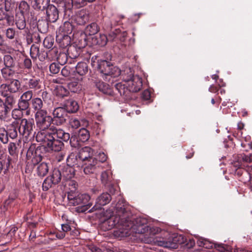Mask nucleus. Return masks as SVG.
I'll return each instance as SVG.
<instances>
[{
  "mask_svg": "<svg viewBox=\"0 0 252 252\" xmlns=\"http://www.w3.org/2000/svg\"><path fill=\"white\" fill-rule=\"evenodd\" d=\"M56 41L61 48H64L70 45L71 38L68 35L59 33L56 35Z\"/></svg>",
  "mask_w": 252,
  "mask_h": 252,
  "instance_id": "nucleus-25",
  "label": "nucleus"
},
{
  "mask_svg": "<svg viewBox=\"0 0 252 252\" xmlns=\"http://www.w3.org/2000/svg\"><path fill=\"white\" fill-rule=\"evenodd\" d=\"M6 37L9 39H13L16 36V31L14 29L9 28L5 32Z\"/></svg>",
  "mask_w": 252,
  "mask_h": 252,
  "instance_id": "nucleus-56",
  "label": "nucleus"
},
{
  "mask_svg": "<svg viewBox=\"0 0 252 252\" xmlns=\"http://www.w3.org/2000/svg\"><path fill=\"white\" fill-rule=\"evenodd\" d=\"M54 43V39L52 36H47L43 41L44 46L48 49L52 48Z\"/></svg>",
  "mask_w": 252,
  "mask_h": 252,
  "instance_id": "nucleus-54",
  "label": "nucleus"
},
{
  "mask_svg": "<svg viewBox=\"0 0 252 252\" xmlns=\"http://www.w3.org/2000/svg\"><path fill=\"white\" fill-rule=\"evenodd\" d=\"M50 0H34L32 7L35 10L43 11L50 5Z\"/></svg>",
  "mask_w": 252,
  "mask_h": 252,
  "instance_id": "nucleus-29",
  "label": "nucleus"
},
{
  "mask_svg": "<svg viewBox=\"0 0 252 252\" xmlns=\"http://www.w3.org/2000/svg\"><path fill=\"white\" fill-rule=\"evenodd\" d=\"M18 123L14 121L9 126H7L6 130L8 137L12 139L16 138L18 136L17 127L18 126Z\"/></svg>",
  "mask_w": 252,
  "mask_h": 252,
  "instance_id": "nucleus-30",
  "label": "nucleus"
},
{
  "mask_svg": "<svg viewBox=\"0 0 252 252\" xmlns=\"http://www.w3.org/2000/svg\"><path fill=\"white\" fill-rule=\"evenodd\" d=\"M99 31V27L96 23H92L88 25L85 29L86 35H93L96 34Z\"/></svg>",
  "mask_w": 252,
  "mask_h": 252,
  "instance_id": "nucleus-34",
  "label": "nucleus"
},
{
  "mask_svg": "<svg viewBox=\"0 0 252 252\" xmlns=\"http://www.w3.org/2000/svg\"><path fill=\"white\" fill-rule=\"evenodd\" d=\"M18 144L14 142H10L7 149L9 154L13 157H17L18 155Z\"/></svg>",
  "mask_w": 252,
  "mask_h": 252,
  "instance_id": "nucleus-43",
  "label": "nucleus"
},
{
  "mask_svg": "<svg viewBox=\"0 0 252 252\" xmlns=\"http://www.w3.org/2000/svg\"><path fill=\"white\" fill-rule=\"evenodd\" d=\"M114 88L120 94L123 96L126 99L132 98L131 94L126 83H118L115 84Z\"/></svg>",
  "mask_w": 252,
  "mask_h": 252,
  "instance_id": "nucleus-20",
  "label": "nucleus"
},
{
  "mask_svg": "<svg viewBox=\"0 0 252 252\" xmlns=\"http://www.w3.org/2000/svg\"><path fill=\"white\" fill-rule=\"evenodd\" d=\"M101 183L105 186H109L112 181V175L110 171L107 170L101 174Z\"/></svg>",
  "mask_w": 252,
  "mask_h": 252,
  "instance_id": "nucleus-35",
  "label": "nucleus"
},
{
  "mask_svg": "<svg viewBox=\"0 0 252 252\" xmlns=\"http://www.w3.org/2000/svg\"><path fill=\"white\" fill-rule=\"evenodd\" d=\"M106 56V59H101L97 61L96 66L97 71L105 77H116L119 76L121 74V70L110 62L111 60V55L107 53Z\"/></svg>",
  "mask_w": 252,
  "mask_h": 252,
  "instance_id": "nucleus-5",
  "label": "nucleus"
},
{
  "mask_svg": "<svg viewBox=\"0 0 252 252\" xmlns=\"http://www.w3.org/2000/svg\"><path fill=\"white\" fill-rule=\"evenodd\" d=\"M126 204L124 200L122 198L119 199V201L115 206L117 216L111 217L107 220H105L103 222L104 224H108L109 225V226L107 228L108 229H111L113 227L111 226V223L113 222H115L116 220L124 218L126 219L129 218V217H127V212L126 211Z\"/></svg>",
  "mask_w": 252,
  "mask_h": 252,
  "instance_id": "nucleus-9",
  "label": "nucleus"
},
{
  "mask_svg": "<svg viewBox=\"0 0 252 252\" xmlns=\"http://www.w3.org/2000/svg\"><path fill=\"white\" fill-rule=\"evenodd\" d=\"M73 165L72 161L70 160V162H67V166H64L61 169L62 177L65 180H69L72 178L75 175V170L71 167Z\"/></svg>",
  "mask_w": 252,
  "mask_h": 252,
  "instance_id": "nucleus-23",
  "label": "nucleus"
},
{
  "mask_svg": "<svg viewBox=\"0 0 252 252\" xmlns=\"http://www.w3.org/2000/svg\"><path fill=\"white\" fill-rule=\"evenodd\" d=\"M18 125L19 134L25 138L26 140H31L34 136L35 125L33 119H22Z\"/></svg>",
  "mask_w": 252,
  "mask_h": 252,
  "instance_id": "nucleus-8",
  "label": "nucleus"
},
{
  "mask_svg": "<svg viewBox=\"0 0 252 252\" xmlns=\"http://www.w3.org/2000/svg\"><path fill=\"white\" fill-rule=\"evenodd\" d=\"M51 52L56 54L55 57L56 58L59 63L61 65H63L66 63L67 61V55L65 53L60 52L57 55L58 51L56 48H52Z\"/></svg>",
  "mask_w": 252,
  "mask_h": 252,
  "instance_id": "nucleus-33",
  "label": "nucleus"
},
{
  "mask_svg": "<svg viewBox=\"0 0 252 252\" xmlns=\"http://www.w3.org/2000/svg\"><path fill=\"white\" fill-rule=\"evenodd\" d=\"M0 141L3 144H6L8 142V135L6 130L3 127L0 128Z\"/></svg>",
  "mask_w": 252,
  "mask_h": 252,
  "instance_id": "nucleus-52",
  "label": "nucleus"
},
{
  "mask_svg": "<svg viewBox=\"0 0 252 252\" xmlns=\"http://www.w3.org/2000/svg\"><path fill=\"white\" fill-rule=\"evenodd\" d=\"M68 90L72 93H77L81 90L80 85L77 81H71L67 84Z\"/></svg>",
  "mask_w": 252,
  "mask_h": 252,
  "instance_id": "nucleus-47",
  "label": "nucleus"
},
{
  "mask_svg": "<svg viewBox=\"0 0 252 252\" xmlns=\"http://www.w3.org/2000/svg\"><path fill=\"white\" fill-rule=\"evenodd\" d=\"M23 65L24 67L28 70H30L32 67V62L31 60L27 57L25 58L23 60Z\"/></svg>",
  "mask_w": 252,
  "mask_h": 252,
  "instance_id": "nucleus-63",
  "label": "nucleus"
},
{
  "mask_svg": "<svg viewBox=\"0 0 252 252\" xmlns=\"http://www.w3.org/2000/svg\"><path fill=\"white\" fill-rule=\"evenodd\" d=\"M72 29L73 28L72 25L68 22H64L63 27H61V30L63 32L62 34H65L67 35L72 32Z\"/></svg>",
  "mask_w": 252,
  "mask_h": 252,
  "instance_id": "nucleus-51",
  "label": "nucleus"
},
{
  "mask_svg": "<svg viewBox=\"0 0 252 252\" xmlns=\"http://www.w3.org/2000/svg\"><path fill=\"white\" fill-rule=\"evenodd\" d=\"M84 172L86 175L96 174L101 169V165L96 158H91L84 164Z\"/></svg>",
  "mask_w": 252,
  "mask_h": 252,
  "instance_id": "nucleus-16",
  "label": "nucleus"
},
{
  "mask_svg": "<svg viewBox=\"0 0 252 252\" xmlns=\"http://www.w3.org/2000/svg\"><path fill=\"white\" fill-rule=\"evenodd\" d=\"M19 107L14 109L12 111V117L15 120L20 119L22 116V111Z\"/></svg>",
  "mask_w": 252,
  "mask_h": 252,
  "instance_id": "nucleus-59",
  "label": "nucleus"
},
{
  "mask_svg": "<svg viewBox=\"0 0 252 252\" xmlns=\"http://www.w3.org/2000/svg\"><path fill=\"white\" fill-rule=\"evenodd\" d=\"M75 71L80 76H84L88 72V65L85 62H79L75 66Z\"/></svg>",
  "mask_w": 252,
  "mask_h": 252,
  "instance_id": "nucleus-32",
  "label": "nucleus"
},
{
  "mask_svg": "<svg viewBox=\"0 0 252 252\" xmlns=\"http://www.w3.org/2000/svg\"><path fill=\"white\" fill-rule=\"evenodd\" d=\"M196 244L199 247H204L206 249H213L214 248L219 252H229L230 248L229 246L224 244H214L209 239L201 237L197 238ZM246 250H240L234 252H245Z\"/></svg>",
  "mask_w": 252,
  "mask_h": 252,
  "instance_id": "nucleus-10",
  "label": "nucleus"
},
{
  "mask_svg": "<svg viewBox=\"0 0 252 252\" xmlns=\"http://www.w3.org/2000/svg\"><path fill=\"white\" fill-rule=\"evenodd\" d=\"M92 40L94 44L104 46L106 44L108 38L106 35L100 34L98 36H96L93 38Z\"/></svg>",
  "mask_w": 252,
  "mask_h": 252,
  "instance_id": "nucleus-38",
  "label": "nucleus"
},
{
  "mask_svg": "<svg viewBox=\"0 0 252 252\" xmlns=\"http://www.w3.org/2000/svg\"><path fill=\"white\" fill-rule=\"evenodd\" d=\"M10 112V107L9 108L4 101L0 98V119L4 120Z\"/></svg>",
  "mask_w": 252,
  "mask_h": 252,
  "instance_id": "nucleus-40",
  "label": "nucleus"
},
{
  "mask_svg": "<svg viewBox=\"0 0 252 252\" xmlns=\"http://www.w3.org/2000/svg\"><path fill=\"white\" fill-rule=\"evenodd\" d=\"M69 94V91L63 86L57 88L56 95L61 97L66 96Z\"/></svg>",
  "mask_w": 252,
  "mask_h": 252,
  "instance_id": "nucleus-48",
  "label": "nucleus"
},
{
  "mask_svg": "<svg viewBox=\"0 0 252 252\" xmlns=\"http://www.w3.org/2000/svg\"><path fill=\"white\" fill-rule=\"evenodd\" d=\"M33 94V92L28 90L21 95V97L30 102V101L32 99Z\"/></svg>",
  "mask_w": 252,
  "mask_h": 252,
  "instance_id": "nucleus-57",
  "label": "nucleus"
},
{
  "mask_svg": "<svg viewBox=\"0 0 252 252\" xmlns=\"http://www.w3.org/2000/svg\"><path fill=\"white\" fill-rule=\"evenodd\" d=\"M75 134L77 135L78 139L81 142H85L88 141L90 137V134L88 130L85 128H81Z\"/></svg>",
  "mask_w": 252,
  "mask_h": 252,
  "instance_id": "nucleus-39",
  "label": "nucleus"
},
{
  "mask_svg": "<svg viewBox=\"0 0 252 252\" xmlns=\"http://www.w3.org/2000/svg\"><path fill=\"white\" fill-rule=\"evenodd\" d=\"M89 20L88 12L84 9L78 11L74 17V22L78 25H84Z\"/></svg>",
  "mask_w": 252,
  "mask_h": 252,
  "instance_id": "nucleus-21",
  "label": "nucleus"
},
{
  "mask_svg": "<svg viewBox=\"0 0 252 252\" xmlns=\"http://www.w3.org/2000/svg\"><path fill=\"white\" fill-rule=\"evenodd\" d=\"M69 127L72 129H77L81 126L80 121L75 117H71L68 122Z\"/></svg>",
  "mask_w": 252,
  "mask_h": 252,
  "instance_id": "nucleus-49",
  "label": "nucleus"
},
{
  "mask_svg": "<svg viewBox=\"0 0 252 252\" xmlns=\"http://www.w3.org/2000/svg\"><path fill=\"white\" fill-rule=\"evenodd\" d=\"M20 88L21 83L18 79H12L9 84H2L0 86V90L2 95H6L7 93H16Z\"/></svg>",
  "mask_w": 252,
  "mask_h": 252,
  "instance_id": "nucleus-15",
  "label": "nucleus"
},
{
  "mask_svg": "<svg viewBox=\"0 0 252 252\" xmlns=\"http://www.w3.org/2000/svg\"><path fill=\"white\" fill-rule=\"evenodd\" d=\"M4 67L14 68L15 66V61L10 55H5L3 58Z\"/></svg>",
  "mask_w": 252,
  "mask_h": 252,
  "instance_id": "nucleus-42",
  "label": "nucleus"
},
{
  "mask_svg": "<svg viewBox=\"0 0 252 252\" xmlns=\"http://www.w3.org/2000/svg\"><path fill=\"white\" fill-rule=\"evenodd\" d=\"M48 57V54L43 49L38 50V53L36 58H38L40 61H44Z\"/></svg>",
  "mask_w": 252,
  "mask_h": 252,
  "instance_id": "nucleus-62",
  "label": "nucleus"
},
{
  "mask_svg": "<svg viewBox=\"0 0 252 252\" xmlns=\"http://www.w3.org/2000/svg\"><path fill=\"white\" fill-rule=\"evenodd\" d=\"M52 123L57 126L64 124L68 117L67 112L63 106L55 108L52 112Z\"/></svg>",
  "mask_w": 252,
  "mask_h": 252,
  "instance_id": "nucleus-13",
  "label": "nucleus"
},
{
  "mask_svg": "<svg viewBox=\"0 0 252 252\" xmlns=\"http://www.w3.org/2000/svg\"><path fill=\"white\" fill-rule=\"evenodd\" d=\"M94 83L95 87L103 94L110 95L113 94L112 89L108 84L101 81H95Z\"/></svg>",
  "mask_w": 252,
  "mask_h": 252,
  "instance_id": "nucleus-27",
  "label": "nucleus"
},
{
  "mask_svg": "<svg viewBox=\"0 0 252 252\" xmlns=\"http://www.w3.org/2000/svg\"><path fill=\"white\" fill-rule=\"evenodd\" d=\"M26 15L21 14H16L15 15V24L17 28L19 30H24L26 27V22L25 19Z\"/></svg>",
  "mask_w": 252,
  "mask_h": 252,
  "instance_id": "nucleus-36",
  "label": "nucleus"
},
{
  "mask_svg": "<svg viewBox=\"0 0 252 252\" xmlns=\"http://www.w3.org/2000/svg\"><path fill=\"white\" fill-rule=\"evenodd\" d=\"M123 80L127 84L130 93H136L139 92L142 87V79L138 75H133L130 68L125 71L122 74Z\"/></svg>",
  "mask_w": 252,
  "mask_h": 252,
  "instance_id": "nucleus-6",
  "label": "nucleus"
},
{
  "mask_svg": "<svg viewBox=\"0 0 252 252\" xmlns=\"http://www.w3.org/2000/svg\"><path fill=\"white\" fill-rule=\"evenodd\" d=\"M46 10V20L47 22L54 23L59 19V10L53 4L47 6Z\"/></svg>",
  "mask_w": 252,
  "mask_h": 252,
  "instance_id": "nucleus-19",
  "label": "nucleus"
},
{
  "mask_svg": "<svg viewBox=\"0 0 252 252\" xmlns=\"http://www.w3.org/2000/svg\"><path fill=\"white\" fill-rule=\"evenodd\" d=\"M35 119L36 126L40 130L36 135V140L37 141V136L38 133H41L43 134H45L54 126H50L52 122V119L51 116L48 115L47 111H42L40 113H35Z\"/></svg>",
  "mask_w": 252,
  "mask_h": 252,
  "instance_id": "nucleus-7",
  "label": "nucleus"
},
{
  "mask_svg": "<svg viewBox=\"0 0 252 252\" xmlns=\"http://www.w3.org/2000/svg\"><path fill=\"white\" fill-rule=\"evenodd\" d=\"M26 157L28 164L31 163L33 166L38 165L42 159L41 149L39 147L36 148L35 145H31L27 151Z\"/></svg>",
  "mask_w": 252,
  "mask_h": 252,
  "instance_id": "nucleus-12",
  "label": "nucleus"
},
{
  "mask_svg": "<svg viewBox=\"0 0 252 252\" xmlns=\"http://www.w3.org/2000/svg\"><path fill=\"white\" fill-rule=\"evenodd\" d=\"M18 8L16 11V14L27 15L29 14L30 7L29 4L25 0H22L18 3Z\"/></svg>",
  "mask_w": 252,
  "mask_h": 252,
  "instance_id": "nucleus-28",
  "label": "nucleus"
},
{
  "mask_svg": "<svg viewBox=\"0 0 252 252\" xmlns=\"http://www.w3.org/2000/svg\"><path fill=\"white\" fill-rule=\"evenodd\" d=\"M117 224L121 226L119 230L116 231V234H118L120 237L127 236L130 234L131 232L142 234L140 238L142 242H145L142 240V238L147 235V237L152 236V233H150L152 228H158L157 227H150L149 229L147 220L143 218H136L135 219L125 218L116 220L115 222L111 223V226H115Z\"/></svg>",
  "mask_w": 252,
  "mask_h": 252,
  "instance_id": "nucleus-2",
  "label": "nucleus"
},
{
  "mask_svg": "<svg viewBox=\"0 0 252 252\" xmlns=\"http://www.w3.org/2000/svg\"><path fill=\"white\" fill-rule=\"evenodd\" d=\"M53 182L54 185L58 184L61 180L62 175L61 170L54 169L52 174L48 177Z\"/></svg>",
  "mask_w": 252,
  "mask_h": 252,
  "instance_id": "nucleus-37",
  "label": "nucleus"
},
{
  "mask_svg": "<svg viewBox=\"0 0 252 252\" xmlns=\"http://www.w3.org/2000/svg\"><path fill=\"white\" fill-rule=\"evenodd\" d=\"M54 185L53 182L50 180L49 178L47 177L42 184V189L44 191L48 190Z\"/></svg>",
  "mask_w": 252,
  "mask_h": 252,
  "instance_id": "nucleus-58",
  "label": "nucleus"
},
{
  "mask_svg": "<svg viewBox=\"0 0 252 252\" xmlns=\"http://www.w3.org/2000/svg\"><path fill=\"white\" fill-rule=\"evenodd\" d=\"M53 2L58 4V7H62L64 12V15L68 17L72 14L71 0H53Z\"/></svg>",
  "mask_w": 252,
  "mask_h": 252,
  "instance_id": "nucleus-22",
  "label": "nucleus"
},
{
  "mask_svg": "<svg viewBox=\"0 0 252 252\" xmlns=\"http://www.w3.org/2000/svg\"><path fill=\"white\" fill-rule=\"evenodd\" d=\"M159 229V228H152L150 233H152V236L147 237L146 235L142 238L145 243L154 244L167 248L177 249L179 245L183 244L186 242V238L183 235L178 234H174L168 239L155 237Z\"/></svg>",
  "mask_w": 252,
  "mask_h": 252,
  "instance_id": "nucleus-3",
  "label": "nucleus"
},
{
  "mask_svg": "<svg viewBox=\"0 0 252 252\" xmlns=\"http://www.w3.org/2000/svg\"><path fill=\"white\" fill-rule=\"evenodd\" d=\"M49 168L46 162H43L39 164L37 167V173L39 176L44 177L48 172Z\"/></svg>",
  "mask_w": 252,
  "mask_h": 252,
  "instance_id": "nucleus-41",
  "label": "nucleus"
},
{
  "mask_svg": "<svg viewBox=\"0 0 252 252\" xmlns=\"http://www.w3.org/2000/svg\"><path fill=\"white\" fill-rule=\"evenodd\" d=\"M39 47L37 44H32L30 49V55L32 59H36Z\"/></svg>",
  "mask_w": 252,
  "mask_h": 252,
  "instance_id": "nucleus-55",
  "label": "nucleus"
},
{
  "mask_svg": "<svg viewBox=\"0 0 252 252\" xmlns=\"http://www.w3.org/2000/svg\"><path fill=\"white\" fill-rule=\"evenodd\" d=\"M22 80L25 82V86L27 89L35 91L41 88L42 81L38 77L32 76L28 79L22 76Z\"/></svg>",
  "mask_w": 252,
  "mask_h": 252,
  "instance_id": "nucleus-17",
  "label": "nucleus"
},
{
  "mask_svg": "<svg viewBox=\"0 0 252 252\" xmlns=\"http://www.w3.org/2000/svg\"><path fill=\"white\" fill-rule=\"evenodd\" d=\"M0 72L2 77L6 81L10 80L15 74L13 68L10 67H3L0 69Z\"/></svg>",
  "mask_w": 252,
  "mask_h": 252,
  "instance_id": "nucleus-31",
  "label": "nucleus"
},
{
  "mask_svg": "<svg viewBox=\"0 0 252 252\" xmlns=\"http://www.w3.org/2000/svg\"><path fill=\"white\" fill-rule=\"evenodd\" d=\"M63 107L69 113H75L79 109L78 103L72 99L64 101Z\"/></svg>",
  "mask_w": 252,
  "mask_h": 252,
  "instance_id": "nucleus-24",
  "label": "nucleus"
},
{
  "mask_svg": "<svg viewBox=\"0 0 252 252\" xmlns=\"http://www.w3.org/2000/svg\"><path fill=\"white\" fill-rule=\"evenodd\" d=\"M74 66L71 67L70 65L67 64L61 70V74L65 77H68L71 73L74 71Z\"/></svg>",
  "mask_w": 252,
  "mask_h": 252,
  "instance_id": "nucleus-50",
  "label": "nucleus"
},
{
  "mask_svg": "<svg viewBox=\"0 0 252 252\" xmlns=\"http://www.w3.org/2000/svg\"><path fill=\"white\" fill-rule=\"evenodd\" d=\"M37 138V142H43L47 147L55 152L61 151L64 147V142L69 140L71 147L76 148L79 146L80 140L76 134L74 133L70 136L68 132L55 126H52L45 134L38 133Z\"/></svg>",
  "mask_w": 252,
  "mask_h": 252,
  "instance_id": "nucleus-1",
  "label": "nucleus"
},
{
  "mask_svg": "<svg viewBox=\"0 0 252 252\" xmlns=\"http://www.w3.org/2000/svg\"><path fill=\"white\" fill-rule=\"evenodd\" d=\"M71 9L73 6L76 8H80L87 4L85 0H71Z\"/></svg>",
  "mask_w": 252,
  "mask_h": 252,
  "instance_id": "nucleus-60",
  "label": "nucleus"
},
{
  "mask_svg": "<svg viewBox=\"0 0 252 252\" xmlns=\"http://www.w3.org/2000/svg\"><path fill=\"white\" fill-rule=\"evenodd\" d=\"M32 108L36 112L35 113H40L42 111H46L45 109H43V102L41 98L34 97L31 101Z\"/></svg>",
  "mask_w": 252,
  "mask_h": 252,
  "instance_id": "nucleus-26",
  "label": "nucleus"
},
{
  "mask_svg": "<svg viewBox=\"0 0 252 252\" xmlns=\"http://www.w3.org/2000/svg\"><path fill=\"white\" fill-rule=\"evenodd\" d=\"M18 107L22 110H26L30 106V102L20 97L18 103Z\"/></svg>",
  "mask_w": 252,
  "mask_h": 252,
  "instance_id": "nucleus-53",
  "label": "nucleus"
},
{
  "mask_svg": "<svg viewBox=\"0 0 252 252\" xmlns=\"http://www.w3.org/2000/svg\"><path fill=\"white\" fill-rule=\"evenodd\" d=\"M107 158V156L103 152H102V153H99L97 155V158H96V159H97V161L100 164V163H103V162H105V161H106Z\"/></svg>",
  "mask_w": 252,
  "mask_h": 252,
  "instance_id": "nucleus-64",
  "label": "nucleus"
},
{
  "mask_svg": "<svg viewBox=\"0 0 252 252\" xmlns=\"http://www.w3.org/2000/svg\"><path fill=\"white\" fill-rule=\"evenodd\" d=\"M5 20L8 25H10L13 22V17L8 15L5 9L0 8V20Z\"/></svg>",
  "mask_w": 252,
  "mask_h": 252,
  "instance_id": "nucleus-44",
  "label": "nucleus"
},
{
  "mask_svg": "<svg viewBox=\"0 0 252 252\" xmlns=\"http://www.w3.org/2000/svg\"><path fill=\"white\" fill-rule=\"evenodd\" d=\"M18 3L15 0H5L4 7L6 11H10L17 7Z\"/></svg>",
  "mask_w": 252,
  "mask_h": 252,
  "instance_id": "nucleus-46",
  "label": "nucleus"
},
{
  "mask_svg": "<svg viewBox=\"0 0 252 252\" xmlns=\"http://www.w3.org/2000/svg\"><path fill=\"white\" fill-rule=\"evenodd\" d=\"M60 69V65L56 63H52L49 66L50 71L53 74H57L59 73Z\"/></svg>",
  "mask_w": 252,
  "mask_h": 252,
  "instance_id": "nucleus-61",
  "label": "nucleus"
},
{
  "mask_svg": "<svg viewBox=\"0 0 252 252\" xmlns=\"http://www.w3.org/2000/svg\"><path fill=\"white\" fill-rule=\"evenodd\" d=\"M92 149L89 147H85L82 148L76 155L71 154L68 156L66 161L68 163L70 162V160L72 161L73 165H74L78 164L79 161L85 162L89 159L94 158L92 157Z\"/></svg>",
  "mask_w": 252,
  "mask_h": 252,
  "instance_id": "nucleus-11",
  "label": "nucleus"
},
{
  "mask_svg": "<svg viewBox=\"0 0 252 252\" xmlns=\"http://www.w3.org/2000/svg\"><path fill=\"white\" fill-rule=\"evenodd\" d=\"M112 200L111 194L109 193L103 192L99 195L96 199L95 204L94 207L88 211V212H92L94 211L100 209L102 206L108 204Z\"/></svg>",
  "mask_w": 252,
  "mask_h": 252,
  "instance_id": "nucleus-18",
  "label": "nucleus"
},
{
  "mask_svg": "<svg viewBox=\"0 0 252 252\" xmlns=\"http://www.w3.org/2000/svg\"><path fill=\"white\" fill-rule=\"evenodd\" d=\"M67 199L69 203L73 206H78L76 208V211L78 213H84L87 211L92 205L89 201L90 196L86 193H79L70 190L67 193Z\"/></svg>",
  "mask_w": 252,
  "mask_h": 252,
  "instance_id": "nucleus-4",
  "label": "nucleus"
},
{
  "mask_svg": "<svg viewBox=\"0 0 252 252\" xmlns=\"http://www.w3.org/2000/svg\"><path fill=\"white\" fill-rule=\"evenodd\" d=\"M5 96V99L4 103H5L6 105L9 108L10 106V111L12 108L13 105L15 103L16 100L13 95L7 93L6 95H3Z\"/></svg>",
  "mask_w": 252,
  "mask_h": 252,
  "instance_id": "nucleus-45",
  "label": "nucleus"
},
{
  "mask_svg": "<svg viewBox=\"0 0 252 252\" xmlns=\"http://www.w3.org/2000/svg\"><path fill=\"white\" fill-rule=\"evenodd\" d=\"M87 44L85 37L81 38L77 44L76 42L69 45L67 49V54L71 59L77 58L80 54L82 50Z\"/></svg>",
  "mask_w": 252,
  "mask_h": 252,
  "instance_id": "nucleus-14",
  "label": "nucleus"
}]
</instances>
